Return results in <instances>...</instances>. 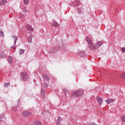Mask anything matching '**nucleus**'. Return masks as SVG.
Returning a JSON list of instances; mask_svg holds the SVG:
<instances>
[{"instance_id":"nucleus-28","label":"nucleus","mask_w":125,"mask_h":125,"mask_svg":"<svg viewBox=\"0 0 125 125\" xmlns=\"http://www.w3.org/2000/svg\"><path fill=\"white\" fill-rule=\"evenodd\" d=\"M86 125H96V124L94 123H87L86 124Z\"/></svg>"},{"instance_id":"nucleus-32","label":"nucleus","mask_w":125,"mask_h":125,"mask_svg":"<svg viewBox=\"0 0 125 125\" xmlns=\"http://www.w3.org/2000/svg\"><path fill=\"white\" fill-rule=\"evenodd\" d=\"M63 91H64V94H65V95H67V94H68V93H67V89H63Z\"/></svg>"},{"instance_id":"nucleus-6","label":"nucleus","mask_w":125,"mask_h":125,"mask_svg":"<svg viewBox=\"0 0 125 125\" xmlns=\"http://www.w3.org/2000/svg\"><path fill=\"white\" fill-rule=\"evenodd\" d=\"M102 44H103V43H102L100 41L97 42L95 45V50L98 49V48H99L100 46L102 45Z\"/></svg>"},{"instance_id":"nucleus-24","label":"nucleus","mask_w":125,"mask_h":125,"mask_svg":"<svg viewBox=\"0 0 125 125\" xmlns=\"http://www.w3.org/2000/svg\"><path fill=\"white\" fill-rule=\"evenodd\" d=\"M8 59L9 60V62L10 64H12V57L9 56L8 57Z\"/></svg>"},{"instance_id":"nucleus-5","label":"nucleus","mask_w":125,"mask_h":125,"mask_svg":"<svg viewBox=\"0 0 125 125\" xmlns=\"http://www.w3.org/2000/svg\"><path fill=\"white\" fill-rule=\"evenodd\" d=\"M78 54L79 56L81 57H82V58H84L86 57V54H85V52L83 51H80L78 52Z\"/></svg>"},{"instance_id":"nucleus-23","label":"nucleus","mask_w":125,"mask_h":125,"mask_svg":"<svg viewBox=\"0 0 125 125\" xmlns=\"http://www.w3.org/2000/svg\"><path fill=\"white\" fill-rule=\"evenodd\" d=\"M10 86V83H5L4 84V87H9Z\"/></svg>"},{"instance_id":"nucleus-35","label":"nucleus","mask_w":125,"mask_h":125,"mask_svg":"<svg viewBox=\"0 0 125 125\" xmlns=\"http://www.w3.org/2000/svg\"><path fill=\"white\" fill-rule=\"evenodd\" d=\"M23 13H27V9H24L23 11H22Z\"/></svg>"},{"instance_id":"nucleus-3","label":"nucleus","mask_w":125,"mask_h":125,"mask_svg":"<svg viewBox=\"0 0 125 125\" xmlns=\"http://www.w3.org/2000/svg\"><path fill=\"white\" fill-rule=\"evenodd\" d=\"M29 75L26 72H23L21 73V81H28L29 80Z\"/></svg>"},{"instance_id":"nucleus-10","label":"nucleus","mask_w":125,"mask_h":125,"mask_svg":"<svg viewBox=\"0 0 125 125\" xmlns=\"http://www.w3.org/2000/svg\"><path fill=\"white\" fill-rule=\"evenodd\" d=\"M43 78L45 81H46V82H48V81H49V77L47 74H43Z\"/></svg>"},{"instance_id":"nucleus-17","label":"nucleus","mask_w":125,"mask_h":125,"mask_svg":"<svg viewBox=\"0 0 125 125\" xmlns=\"http://www.w3.org/2000/svg\"><path fill=\"white\" fill-rule=\"evenodd\" d=\"M80 3V0H75L74 2V4L76 5V6H79Z\"/></svg>"},{"instance_id":"nucleus-33","label":"nucleus","mask_w":125,"mask_h":125,"mask_svg":"<svg viewBox=\"0 0 125 125\" xmlns=\"http://www.w3.org/2000/svg\"><path fill=\"white\" fill-rule=\"evenodd\" d=\"M121 50L123 52H125V47H122Z\"/></svg>"},{"instance_id":"nucleus-13","label":"nucleus","mask_w":125,"mask_h":125,"mask_svg":"<svg viewBox=\"0 0 125 125\" xmlns=\"http://www.w3.org/2000/svg\"><path fill=\"white\" fill-rule=\"evenodd\" d=\"M97 101L99 104V105H102L103 102V99L101 97H99L97 99Z\"/></svg>"},{"instance_id":"nucleus-7","label":"nucleus","mask_w":125,"mask_h":125,"mask_svg":"<svg viewBox=\"0 0 125 125\" xmlns=\"http://www.w3.org/2000/svg\"><path fill=\"white\" fill-rule=\"evenodd\" d=\"M30 115H32V113L28 111H23L22 112V115L24 117H28L30 116Z\"/></svg>"},{"instance_id":"nucleus-34","label":"nucleus","mask_w":125,"mask_h":125,"mask_svg":"<svg viewBox=\"0 0 125 125\" xmlns=\"http://www.w3.org/2000/svg\"><path fill=\"white\" fill-rule=\"evenodd\" d=\"M122 122H125V116L122 117Z\"/></svg>"},{"instance_id":"nucleus-2","label":"nucleus","mask_w":125,"mask_h":125,"mask_svg":"<svg viewBox=\"0 0 125 125\" xmlns=\"http://www.w3.org/2000/svg\"><path fill=\"white\" fill-rule=\"evenodd\" d=\"M86 41L87 42H88V48L90 49V50H95V47L94 44H93V42H92V41H91V39H90V38L87 36L86 37Z\"/></svg>"},{"instance_id":"nucleus-15","label":"nucleus","mask_w":125,"mask_h":125,"mask_svg":"<svg viewBox=\"0 0 125 125\" xmlns=\"http://www.w3.org/2000/svg\"><path fill=\"white\" fill-rule=\"evenodd\" d=\"M26 28L28 31H31V32L34 31V28L30 25H26Z\"/></svg>"},{"instance_id":"nucleus-16","label":"nucleus","mask_w":125,"mask_h":125,"mask_svg":"<svg viewBox=\"0 0 125 125\" xmlns=\"http://www.w3.org/2000/svg\"><path fill=\"white\" fill-rule=\"evenodd\" d=\"M5 3H7V0H3L0 2V5H4Z\"/></svg>"},{"instance_id":"nucleus-30","label":"nucleus","mask_w":125,"mask_h":125,"mask_svg":"<svg viewBox=\"0 0 125 125\" xmlns=\"http://www.w3.org/2000/svg\"><path fill=\"white\" fill-rule=\"evenodd\" d=\"M23 14H22V13H20L19 14V17H20V18H23Z\"/></svg>"},{"instance_id":"nucleus-12","label":"nucleus","mask_w":125,"mask_h":125,"mask_svg":"<svg viewBox=\"0 0 125 125\" xmlns=\"http://www.w3.org/2000/svg\"><path fill=\"white\" fill-rule=\"evenodd\" d=\"M105 102L106 103H107V104H110V103H113V102H114V99L108 98V100H105Z\"/></svg>"},{"instance_id":"nucleus-18","label":"nucleus","mask_w":125,"mask_h":125,"mask_svg":"<svg viewBox=\"0 0 125 125\" xmlns=\"http://www.w3.org/2000/svg\"><path fill=\"white\" fill-rule=\"evenodd\" d=\"M0 36L1 38H4V33L1 30H0Z\"/></svg>"},{"instance_id":"nucleus-11","label":"nucleus","mask_w":125,"mask_h":125,"mask_svg":"<svg viewBox=\"0 0 125 125\" xmlns=\"http://www.w3.org/2000/svg\"><path fill=\"white\" fill-rule=\"evenodd\" d=\"M41 95L43 98H45V91L42 88H41Z\"/></svg>"},{"instance_id":"nucleus-9","label":"nucleus","mask_w":125,"mask_h":125,"mask_svg":"<svg viewBox=\"0 0 125 125\" xmlns=\"http://www.w3.org/2000/svg\"><path fill=\"white\" fill-rule=\"evenodd\" d=\"M12 38L13 39V41L14 42V44H16V42H17V40H18V37L17 36L12 35Z\"/></svg>"},{"instance_id":"nucleus-37","label":"nucleus","mask_w":125,"mask_h":125,"mask_svg":"<svg viewBox=\"0 0 125 125\" xmlns=\"http://www.w3.org/2000/svg\"><path fill=\"white\" fill-rule=\"evenodd\" d=\"M122 78H125V73H123L122 74Z\"/></svg>"},{"instance_id":"nucleus-21","label":"nucleus","mask_w":125,"mask_h":125,"mask_svg":"<svg viewBox=\"0 0 125 125\" xmlns=\"http://www.w3.org/2000/svg\"><path fill=\"white\" fill-rule=\"evenodd\" d=\"M25 52V50L23 49H20L19 50V53L20 55H22V54Z\"/></svg>"},{"instance_id":"nucleus-38","label":"nucleus","mask_w":125,"mask_h":125,"mask_svg":"<svg viewBox=\"0 0 125 125\" xmlns=\"http://www.w3.org/2000/svg\"><path fill=\"white\" fill-rule=\"evenodd\" d=\"M18 104H19V101H18Z\"/></svg>"},{"instance_id":"nucleus-29","label":"nucleus","mask_w":125,"mask_h":125,"mask_svg":"<svg viewBox=\"0 0 125 125\" xmlns=\"http://www.w3.org/2000/svg\"><path fill=\"white\" fill-rule=\"evenodd\" d=\"M17 108H18V106H16V107L13 106L12 107L13 111H15V112L16 111V110H17Z\"/></svg>"},{"instance_id":"nucleus-8","label":"nucleus","mask_w":125,"mask_h":125,"mask_svg":"<svg viewBox=\"0 0 125 125\" xmlns=\"http://www.w3.org/2000/svg\"><path fill=\"white\" fill-rule=\"evenodd\" d=\"M62 121V118L60 116H58V119L56 121V125H61V122Z\"/></svg>"},{"instance_id":"nucleus-26","label":"nucleus","mask_w":125,"mask_h":125,"mask_svg":"<svg viewBox=\"0 0 125 125\" xmlns=\"http://www.w3.org/2000/svg\"><path fill=\"white\" fill-rule=\"evenodd\" d=\"M5 120V118L3 116L0 117V122H3Z\"/></svg>"},{"instance_id":"nucleus-36","label":"nucleus","mask_w":125,"mask_h":125,"mask_svg":"<svg viewBox=\"0 0 125 125\" xmlns=\"http://www.w3.org/2000/svg\"><path fill=\"white\" fill-rule=\"evenodd\" d=\"M11 47V48H13V49H16L15 45L13 46H12Z\"/></svg>"},{"instance_id":"nucleus-1","label":"nucleus","mask_w":125,"mask_h":125,"mask_svg":"<svg viewBox=\"0 0 125 125\" xmlns=\"http://www.w3.org/2000/svg\"><path fill=\"white\" fill-rule=\"evenodd\" d=\"M83 90L80 89L76 91L72 92L71 93V98H75L76 97H79V96H83Z\"/></svg>"},{"instance_id":"nucleus-20","label":"nucleus","mask_w":125,"mask_h":125,"mask_svg":"<svg viewBox=\"0 0 125 125\" xmlns=\"http://www.w3.org/2000/svg\"><path fill=\"white\" fill-rule=\"evenodd\" d=\"M52 26L54 27H58V26H59V24L56 22H54L52 24Z\"/></svg>"},{"instance_id":"nucleus-14","label":"nucleus","mask_w":125,"mask_h":125,"mask_svg":"<svg viewBox=\"0 0 125 125\" xmlns=\"http://www.w3.org/2000/svg\"><path fill=\"white\" fill-rule=\"evenodd\" d=\"M6 57L5 55H4V52L2 51L0 53V58L1 59H4Z\"/></svg>"},{"instance_id":"nucleus-19","label":"nucleus","mask_w":125,"mask_h":125,"mask_svg":"<svg viewBox=\"0 0 125 125\" xmlns=\"http://www.w3.org/2000/svg\"><path fill=\"white\" fill-rule=\"evenodd\" d=\"M43 86L44 88H47V87H48V84L45 82H44L43 83Z\"/></svg>"},{"instance_id":"nucleus-25","label":"nucleus","mask_w":125,"mask_h":125,"mask_svg":"<svg viewBox=\"0 0 125 125\" xmlns=\"http://www.w3.org/2000/svg\"><path fill=\"white\" fill-rule=\"evenodd\" d=\"M32 36H29L28 39H27V41L28 42H32Z\"/></svg>"},{"instance_id":"nucleus-22","label":"nucleus","mask_w":125,"mask_h":125,"mask_svg":"<svg viewBox=\"0 0 125 125\" xmlns=\"http://www.w3.org/2000/svg\"><path fill=\"white\" fill-rule=\"evenodd\" d=\"M34 125H42V123L39 121H36L34 122Z\"/></svg>"},{"instance_id":"nucleus-27","label":"nucleus","mask_w":125,"mask_h":125,"mask_svg":"<svg viewBox=\"0 0 125 125\" xmlns=\"http://www.w3.org/2000/svg\"><path fill=\"white\" fill-rule=\"evenodd\" d=\"M24 3L26 5H27V4H28V3H29V1H30V0H24Z\"/></svg>"},{"instance_id":"nucleus-4","label":"nucleus","mask_w":125,"mask_h":125,"mask_svg":"<svg viewBox=\"0 0 125 125\" xmlns=\"http://www.w3.org/2000/svg\"><path fill=\"white\" fill-rule=\"evenodd\" d=\"M61 47L59 45L55 46L52 47L51 50L49 51V53H55V52H57V51H59Z\"/></svg>"},{"instance_id":"nucleus-31","label":"nucleus","mask_w":125,"mask_h":125,"mask_svg":"<svg viewBox=\"0 0 125 125\" xmlns=\"http://www.w3.org/2000/svg\"><path fill=\"white\" fill-rule=\"evenodd\" d=\"M77 11H78V13L79 14H81L82 13V11H81V9H78L77 10Z\"/></svg>"}]
</instances>
